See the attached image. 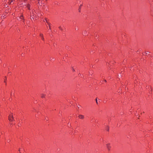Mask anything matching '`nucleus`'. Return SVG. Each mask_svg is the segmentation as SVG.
Here are the masks:
<instances>
[{"label": "nucleus", "instance_id": "nucleus-1", "mask_svg": "<svg viewBox=\"0 0 153 153\" xmlns=\"http://www.w3.org/2000/svg\"><path fill=\"white\" fill-rule=\"evenodd\" d=\"M9 120L10 122H12L13 120V115H9L8 117Z\"/></svg>", "mask_w": 153, "mask_h": 153}, {"label": "nucleus", "instance_id": "nucleus-2", "mask_svg": "<svg viewBox=\"0 0 153 153\" xmlns=\"http://www.w3.org/2000/svg\"><path fill=\"white\" fill-rule=\"evenodd\" d=\"M107 148L108 150H110V149L111 148V146H110V144L109 143L106 144Z\"/></svg>", "mask_w": 153, "mask_h": 153}, {"label": "nucleus", "instance_id": "nucleus-3", "mask_svg": "<svg viewBox=\"0 0 153 153\" xmlns=\"http://www.w3.org/2000/svg\"><path fill=\"white\" fill-rule=\"evenodd\" d=\"M78 117L80 119H83L84 118V116L82 115H79Z\"/></svg>", "mask_w": 153, "mask_h": 153}, {"label": "nucleus", "instance_id": "nucleus-4", "mask_svg": "<svg viewBox=\"0 0 153 153\" xmlns=\"http://www.w3.org/2000/svg\"><path fill=\"white\" fill-rule=\"evenodd\" d=\"M40 36L41 37V38H42V39L43 40H44V39L43 37V34H40Z\"/></svg>", "mask_w": 153, "mask_h": 153}, {"label": "nucleus", "instance_id": "nucleus-5", "mask_svg": "<svg viewBox=\"0 0 153 153\" xmlns=\"http://www.w3.org/2000/svg\"><path fill=\"white\" fill-rule=\"evenodd\" d=\"M47 23H48V25H49V28L50 29H51V24L48 22H47Z\"/></svg>", "mask_w": 153, "mask_h": 153}, {"label": "nucleus", "instance_id": "nucleus-6", "mask_svg": "<svg viewBox=\"0 0 153 153\" xmlns=\"http://www.w3.org/2000/svg\"><path fill=\"white\" fill-rule=\"evenodd\" d=\"M87 32L85 30L84 32H83V35H86V34Z\"/></svg>", "mask_w": 153, "mask_h": 153}, {"label": "nucleus", "instance_id": "nucleus-7", "mask_svg": "<svg viewBox=\"0 0 153 153\" xmlns=\"http://www.w3.org/2000/svg\"><path fill=\"white\" fill-rule=\"evenodd\" d=\"M45 95L44 94H42V95L41 97L42 98H44L45 97Z\"/></svg>", "mask_w": 153, "mask_h": 153}, {"label": "nucleus", "instance_id": "nucleus-8", "mask_svg": "<svg viewBox=\"0 0 153 153\" xmlns=\"http://www.w3.org/2000/svg\"><path fill=\"white\" fill-rule=\"evenodd\" d=\"M82 5H81L79 7V12H80V10H81V7L82 6Z\"/></svg>", "mask_w": 153, "mask_h": 153}, {"label": "nucleus", "instance_id": "nucleus-9", "mask_svg": "<svg viewBox=\"0 0 153 153\" xmlns=\"http://www.w3.org/2000/svg\"><path fill=\"white\" fill-rule=\"evenodd\" d=\"M59 28L61 30H62L63 29L61 26H59Z\"/></svg>", "mask_w": 153, "mask_h": 153}, {"label": "nucleus", "instance_id": "nucleus-10", "mask_svg": "<svg viewBox=\"0 0 153 153\" xmlns=\"http://www.w3.org/2000/svg\"><path fill=\"white\" fill-rule=\"evenodd\" d=\"M95 100L96 101V103L98 104V102H97V98H96L95 99Z\"/></svg>", "mask_w": 153, "mask_h": 153}, {"label": "nucleus", "instance_id": "nucleus-11", "mask_svg": "<svg viewBox=\"0 0 153 153\" xmlns=\"http://www.w3.org/2000/svg\"><path fill=\"white\" fill-rule=\"evenodd\" d=\"M27 8H28V9H30V6L29 5H28L27 6Z\"/></svg>", "mask_w": 153, "mask_h": 153}, {"label": "nucleus", "instance_id": "nucleus-12", "mask_svg": "<svg viewBox=\"0 0 153 153\" xmlns=\"http://www.w3.org/2000/svg\"><path fill=\"white\" fill-rule=\"evenodd\" d=\"M20 18L21 19H23V16H21L20 17Z\"/></svg>", "mask_w": 153, "mask_h": 153}, {"label": "nucleus", "instance_id": "nucleus-13", "mask_svg": "<svg viewBox=\"0 0 153 153\" xmlns=\"http://www.w3.org/2000/svg\"><path fill=\"white\" fill-rule=\"evenodd\" d=\"M13 0H12L10 2V4H11L12 2L13 1Z\"/></svg>", "mask_w": 153, "mask_h": 153}, {"label": "nucleus", "instance_id": "nucleus-14", "mask_svg": "<svg viewBox=\"0 0 153 153\" xmlns=\"http://www.w3.org/2000/svg\"><path fill=\"white\" fill-rule=\"evenodd\" d=\"M72 70H73V71H75V70L74 69V68H72Z\"/></svg>", "mask_w": 153, "mask_h": 153}, {"label": "nucleus", "instance_id": "nucleus-15", "mask_svg": "<svg viewBox=\"0 0 153 153\" xmlns=\"http://www.w3.org/2000/svg\"><path fill=\"white\" fill-rule=\"evenodd\" d=\"M148 52H146V54H147L148 53Z\"/></svg>", "mask_w": 153, "mask_h": 153}, {"label": "nucleus", "instance_id": "nucleus-16", "mask_svg": "<svg viewBox=\"0 0 153 153\" xmlns=\"http://www.w3.org/2000/svg\"><path fill=\"white\" fill-rule=\"evenodd\" d=\"M148 52H146V54H147L148 53Z\"/></svg>", "mask_w": 153, "mask_h": 153}, {"label": "nucleus", "instance_id": "nucleus-17", "mask_svg": "<svg viewBox=\"0 0 153 153\" xmlns=\"http://www.w3.org/2000/svg\"><path fill=\"white\" fill-rule=\"evenodd\" d=\"M45 20H46V22L47 23V22H48L47 21V19H45Z\"/></svg>", "mask_w": 153, "mask_h": 153}, {"label": "nucleus", "instance_id": "nucleus-18", "mask_svg": "<svg viewBox=\"0 0 153 153\" xmlns=\"http://www.w3.org/2000/svg\"><path fill=\"white\" fill-rule=\"evenodd\" d=\"M53 59H54L53 58L52 59H51V60H52Z\"/></svg>", "mask_w": 153, "mask_h": 153}, {"label": "nucleus", "instance_id": "nucleus-19", "mask_svg": "<svg viewBox=\"0 0 153 153\" xmlns=\"http://www.w3.org/2000/svg\"><path fill=\"white\" fill-rule=\"evenodd\" d=\"M78 30V29H77V28H75V30Z\"/></svg>", "mask_w": 153, "mask_h": 153}, {"label": "nucleus", "instance_id": "nucleus-20", "mask_svg": "<svg viewBox=\"0 0 153 153\" xmlns=\"http://www.w3.org/2000/svg\"><path fill=\"white\" fill-rule=\"evenodd\" d=\"M78 30V29H77V28H75V30Z\"/></svg>", "mask_w": 153, "mask_h": 153}, {"label": "nucleus", "instance_id": "nucleus-21", "mask_svg": "<svg viewBox=\"0 0 153 153\" xmlns=\"http://www.w3.org/2000/svg\"><path fill=\"white\" fill-rule=\"evenodd\" d=\"M104 81L105 82H106V80H105Z\"/></svg>", "mask_w": 153, "mask_h": 153}, {"label": "nucleus", "instance_id": "nucleus-22", "mask_svg": "<svg viewBox=\"0 0 153 153\" xmlns=\"http://www.w3.org/2000/svg\"><path fill=\"white\" fill-rule=\"evenodd\" d=\"M107 131H108L109 130V129H108H108H107Z\"/></svg>", "mask_w": 153, "mask_h": 153}, {"label": "nucleus", "instance_id": "nucleus-23", "mask_svg": "<svg viewBox=\"0 0 153 153\" xmlns=\"http://www.w3.org/2000/svg\"><path fill=\"white\" fill-rule=\"evenodd\" d=\"M20 151V149H19V151Z\"/></svg>", "mask_w": 153, "mask_h": 153}, {"label": "nucleus", "instance_id": "nucleus-24", "mask_svg": "<svg viewBox=\"0 0 153 153\" xmlns=\"http://www.w3.org/2000/svg\"><path fill=\"white\" fill-rule=\"evenodd\" d=\"M11 94V95H12V93H11V94Z\"/></svg>", "mask_w": 153, "mask_h": 153}, {"label": "nucleus", "instance_id": "nucleus-25", "mask_svg": "<svg viewBox=\"0 0 153 153\" xmlns=\"http://www.w3.org/2000/svg\"><path fill=\"white\" fill-rule=\"evenodd\" d=\"M4 16H3V18H4Z\"/></svg>", "mask_w": 153, "mask_h": 153}]
</instances>
